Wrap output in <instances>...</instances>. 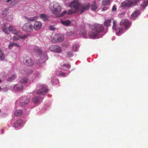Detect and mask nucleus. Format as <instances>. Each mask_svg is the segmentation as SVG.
<instances>
[{"mask_svg": "<svg viewBox=\"0 0 148 148\" xmlns=\"http://www.w3.org/2000/svg\"><path fill=\"white\" fill-rule=\"evenodd\" d=\"M90 5V4L88 3L81 5L78 0H75L72 1L69 5L70 7L73 8L74 9L69 10L68 12L67 10H65L62 14L59 13V15H57L56 16L62 17L66 13L68 14L79 13L82 14L84 11L88 10Z\"/></svg>", "mask_w": 148, "mask_h": 148, "instance_id": "nucleus-1", "label": "nucleus"}, {"mask_svg": "<svg viewBox=\"0 0 148 148\" xmlns=\"http://www.w3.org/2000/svg\"><path fill=\"white\" fill-rule=\"evenodd\" d=\"M49 8L53 13L56 16L59 15L61 11V8L59 4L56 2H53L51 3Z\"/></svg>", "mask_w": 148, "mask_h": 148, "instance_id": "nucleus-2", "label": "nucleus"}, {"mask_svg": "<svg viewBox=\"0 0 148 148\" xmlns=\"http://www.w3.org/2000/svg\"><path fill=\"white\" fill-rule=\"evenodd\" d=\"M140 0H127L121 3V6L122 7H129L136 5L140 1Z\"/></svg>", "mask_w": 148, "mask_h": 148, "instance_id": "nucleus-3", "label": "nucleus"}, {"mask_svg": "<svg viewBox=\"0 0 148 148\" xmlns=\"http://www.w3.org/2000/svg\"><path fill=\"white\" fill-rule=\"evenodd\" d=\"M93 31L96 32L98 34L99 33L103 32L104 30V27L103 25L99 24H95L92 28Z\"/></svg>", "mask_w": 148, "mask_h": 148, "instance_id": "nucleus-4", "label": "nucleus"}, {"mask_svg": "<svg viewBox=\"0 0 148 148\" xmlns=\"http://www.w3.org/2000/svg\"><path fill=\"white\" fill-rule=\"evenodd\" d=\"M64 38L62 34H56L54 36L52 39V42H61L64 40Z\"/></svg>", "mask_w": 148, "mask_h": 148, "instance_id": "nucleus-5", "label": "nucleus"}, {"mask_svg": "<svg viewBox=\"0 0 148 148\" xmlns=\"http://www.w3.org/2000/svg\"><path fill=\"white\" fill-rule=\"evenodd\" d=\"M49 49L52 52L58 53H61L62 51L61 47L57 45H52L49 47Z\"/></svg>", "mask_w": 148, "mask_h": 148, "instance_id": "nucleus-6", "label": "nucleus"}, {"mask_svg": "<svg viewBox=\"0 0 148 148\" xmlns=\"http://www.w3.org/2000/svg\"><path fill=\"white\" fill-rule=\"evenodd\" d=\"M48 90L46 86L44 85L40 86V89L38 91L37 93L38 94L44 95L47 93Z\"/></svg>", "mask_w": 148, "mask_h": 148, "instance_id": "nucleus-7", "label": "nucleus"}, {"mask_svg": "<svg viewBox=\"0 0 148 148\" xmlns=\"http://www.w3.org/2000/svg\"><path fill=\"white\" fill-rule=\"evenodd\" d=\"M23 62L25 65L29 66H32L34 64V62L33 60L30 57L28 56L24 58Z\"/></svg>", "mask_w": 148, "mask_h": 148, "instance_id": "nucleus-8", "label": "nucleus"}, {"mask_svg": "<svg viewBox=\"0 0 148 148\" xmlns=\"http://www.w3.org/2000/svg\"><path fill=\"white\" fill-rule=\"evenodd\" d=\"M23 29L27 32H31L33 29V26L28 23L25 24L23 26Z\"/></svg>", "mask_w": 148, "mask_h": 148, "instance_id": "nucleus-9", "label": "nucleus"}, {"mask_svg": "<svg viewBox=\"0 0 148 148\" xmlns=\"http://www.w3.org/2000/svg\"><path fill=\"white\" fill-rule=\"evenodd\" d=\"M20 103L21 105L22 106H25L28 104L29 101L25 97H22L19 99Z\"/></svg>", "mask_w": 148, "mask_h": 148, "instance_id": "nucleus-10", "label": "nucleus"}, {"mask_svg": "<svg viewBox=\"0 0 148 148\" xmlns=\"http://www.w3.org/2000/svg\"><path fill=\"white\" fill-rule=\"evenodd\" d=\"M120 25L121 26H124L127 29L130 27V23L128 20L124 19L121 22Z\"/></svg>", "mask_w": 148, "mask_h": 148, "instance_id": "nucleus-11", "label": "nucleus"}, {"mask_svg": "<svg viewBox=\"0 0 148 148\" xmlns=\"http://www.w3.org/2000/svg\"><path fill=\"white\" fill-rule=\"evenodd\" d=\"M8 30L10 32L18 36H19L21 34V32L16 30L15 28L12 26H10L8 27Z\"/></svg>", "mask_w": 148, "mask_h": 148, "instance_id": "nucleus-12", "label": "nucleus"}, {"mask_svg": "<svg viewBox=\"0 0 148 148\" xmlns=\"http://www.w3.org/2000/svg\"><path fill=\"white\" fill-rule=\"evenodd\" d=\"M71 66L68 63H65L63 65H61L59 67L60 69L63 70H67L69 69Z\"/></svg>", "mask_w": 148, "mask_h": 148, "instance_id": "nucleus-13", "label": "nucleus"}, {"mask_svg": "<svg viewBox=\"0 0 148 148\" xmlns=\"http://www.w3.org/2000/svg\"><path fill=\"white\" fill-rule=\"evenodd\" d=\"M23 88V86L21 83L16 84L14 87V88L16 91H20L22 90Z\"/></svg>", "mask_w": 148, "mask_h": 148, "instance_id": "nucleus-14", "label": "nucleus"}, {"mask_svg": "<svg viewBox=\"0 0 148 148\" xmlns=\"http://www.w3.org/2000/svg\"><path fill=\"white\" fill-rule=\"evenodd\" d=\"M34 26L35 30H38L41 27L42 24L39 21H36L35 22Z\"/></svg>", "mask_w": 148, "mask_h": 148, "instance_id": "nucleus-15", "label": "nucleus"}, {"mask_svg": "<svg viewBox=\"0 0 148 148\" xmlns=\"http://www.w3.org/2000/svg\"><path fill=\"white\" fill-rule=\"evenodd\" d=\"M98 34L96 32H94L92 30V31H91L89 33V36L92 38H95L98 36Z\"/></svg>", "mask_w": 148, "mask_h": 148, "instance_id": "nucleus-16", "label": "nucleus"}, {"mask_svg": "<svg viewBox=\"0 0 148 148\" xmlns=\"http://www.w3.org/2000/svg\"><path fill=\"white\" fill-rule=\"evenodd\" d=\"M139 10H136L134 11L132 14L131 17L132 19H134L139 14Z\"/></svg>", "mask_w": 148, "mask_h": 148, "instance_id": "nucleus-17", "label": "nucleus"}, {"mask_svg": "<svg viewBox=\"0 0 148 148\" xmlns=\"http://www.w3.org/2000/svg\"><path fill=\"white\" fill-rule=\"evenodd\" d=\"M22 123V121L21 120H19L16 121L14 123V127H15L21 126Z\"/></svg>", "mask_w": 148, "mask_h": 148, "instance_id": "nucleus-18", "label": "nucleus"}, {"mask_svg": "<svg viewBox=\"0 0 148 148\" xmlns=\"http://www.w3.org/2000/svg\"><path fill=\"white\" fill-rule=\"evenodd\" d=\"M123 28L122 27H120L116 30V34L117 35L119 36L123 33Z\"/></svg>", "mask_w": 148, "mask_h": 148, "instance_id": "nucleus-19", "label": "nucleus"}, {"mask_svg": "<svg viewBox=\"0 0 148 148\" xmlns=\"http://www.w3.org/2000/svg\"><path fill=\"white\" fill-rule=\"evenodd\" d=\"M23 111L21 110H16L14 112V115L15 116H19L22 115Z\"/></svg>", "mask_w": 148, "mask_h": 148, "instance_id": "nucleus-20", "label": "nucleus"}, {"mask_svg": "<svg viewBox=\"0 0 148 148\" xmlns=\"http://www.w3.org/2000/svg\"><path fill=\"white\" fill-rule=\"evenodd\" d=\"M148 5V0H145L143 3L141 4V7L144 9Z\"/></svg>", "mask_w": 148, "mask_h": 148, "instance_id": "nucleus-21", "label": "nucleus"}, {"mask_svg": "<svg viewBox=\"0 0 148 148\" xmlns=\"http://www.w3.org/2000/svg\"><path fill=\"white\" fill-rule=\"evenodd\" d=\"M111 22V19H108L105 21L104 23V25L106 26H108L110 25Z\"/></svg>", "mask_w": 148, "mask_h": 148, "instance_id": "nucleus-22", "label": "nucleus"}, {"mask_svg": "<svg viewBox=\"0 0 148 148\" xmlns=\"http://www.w3.org/2000/svg\"><path fill=\"white\" fill-rule=\"evenodd\" d=\"M61 23L64 25L68 26L71 24V22L70 20H67L66 21H62Z\"/></svg>", "mask_w": 148, "mask_h": 148, "instance_id": "nucleus-23", "label": "nucleus"}, {"mask_svg": "<svg viewBox=\"0 0 148 148\" xmlns=\"http://www.w3.org/2000/svg\"><path fill=\"white\" fill-rule=\"evenodd\" d=\"M5 58V55L3 52L0 48V60H3Z\"/></svg>", "mask_w": 148, "mask_h": 148, "instance_id": "nucleus-24", "label": "nucleus"}, {"mask_svg": "<svg viewBox=\"0 0 148 148\" xmlns=\"http://www.w3.org/2000/svg\"><path fill=\"white\" fill-rule=\"evenodd\" d=\"M25 18L28 21H35L36 20L37 18V17L36 16L31 17L29 18H27V17L25 16Z\"/></svg>", "mask_w": 148, "mask_h": 148, "instance_id": "nucleus-25", "label": "nucleus"}, {"mask_svg": "<svg viewBox=\"0 0 148 148\" xmlns=\"http://www.w3.org/2000/svg\"><path fill=\"white\" fill-rule=\"evenodd\" d=\"M97 8L96 1H93V4L92 5L91 9L93 11H95L97 10Z\"/></svg>", "mask_w": 148, "mask_h": 148, "instance_id": "nucleus-26", "label": "nucleus"}, {"mask_svg": "<svg viewBox=\"0 0 148 148\" xmlns=\"http://www.w3.org/2000/svg\"><path fill=\"white\" fill-rule=\"evenodd\" d=\"M40 99V97H35L33 98V101L34 103L36 104L39 102Z\"/></svg>", "mask_w": 148, "mask_h": 148, "instance_id": "nucleus-27", "label": "nucleus"}, {"mask_svg": "<svg viewBox=\"0 0 148 148\" xmlns=\"http://www.w3.org/2000/svg\"><path fill=\"white\" fill-rule=\"evenodd\" d=\"M40 17L41 19H43L44 21L48 20V18L45 14H41L40 15Z\"/></svg>", "mask_w": 148, "mask_h": 148, "instance_id": "nucleus-28", "label": "nucleus"}, {"mask_svg": "<svg viewBox=\"0 0 148 148\" xmlns=\"http://www.w3.org/2000/svg\"><path fill=\"white\" fill-rule=\"evenodd\" d=\"M19 36V37L21 39H25L27 38L30 36V34H27L24 35H23L21 36Z\"/></svg>", "mask_w": 148, "mask_h": 148, "instance_id": "nucleus-29", "label": "nucleus"}, {"mask_svg": "<svg viewBox=\"0 0 148 148\" xmlns=\"http://www.w3.org/2000/svg\"><path fill=\"white\" fill-rule=\"evenodd\" d=\"M20 82L21 83L26 84L27 82V79L25 77L22 78L20 80Z\"/></svg>", "mask_w": 148, "mask_h": 148, "instance_id": "nucleus-30", "label": "nucleus"}, {"mask_svg": "<svg viewBox=\"0 0 148 148\" xmlns=\"http://www.w3.org/2000/svg\"><path fill=\"white\" fill-rule=\"evenodd\" d=\"M56 74L59 76H65V74L63 72L61 71H57L56 72Z\"/></svg>", "mask_w": 148, "mask_h": 148, "instance_id": "nucleus-31", "label": "nucleus"}, {"mask_svg": "<svg viewBox=\"0 0 148 148\" xmlns=\"http://www.w3.org/2000/svg\"><path fill=\"white\" fill-rule=\"evenodd\" d=\"M6 25L5 24H4L2 27V29L3 31L5 33L7 34H8V32L7 30V28L5 27Z\"/></svg>", "mask_w": 148, "mask_h": 148, "instance_id": "nucleus-32", "label": "nucleus"}, {"mask_svg": "<svg viewBox=\"0 0 148 148\" xmlns=\"http://www.w3.org/2000/svg\"><path fill=\"white\" fill-rule=\"evenodd\" d=\"M110 1V0H103L102 2V3L103 5H106L109 4Z\"/></svg>", "mask_w": 148, "mask_h": 148, "instance_id": "nucleus-33", "label": "nucleus"}, {"mask_svg": "<svg viewBox=\"0 0 148 148\" xmlns=\"http://www.w3.org/2000/svg\"><path fill=\"white\" fill-rule=\"evenodd\" d=\"M15 78V76L14 75H12L8 78V80L10 82H11Z\"/></svg>", "mask_w": 148, "mask_h": 148, "instance_id": "nucleus-34", "label": "nucleus"}, {"mask_svg": "<svg viewBox=\"0 0 148 148\" xmlns=\"http://www.w3.org/2000/svg\"><path fill=\"white\" fill-rule=\"evenodd\" d=\"M116 21L114 20L113 21V25L112 27L113 29L115 31L117 29Z\"/></svg>", "mask_w": 148, "mask_h": 148, "instance_id": "nucleus-35", "label": "nucleus"}, {"mask_svg": "<svg viewBox=\"0 0 148 148\" xmlns=\"http://www.w3.org/2000/svg\"><path fill=\"white\" fill-rule=\"evenodd\" d=\"M37 52L39 54V55H42L43 53L42 51L38 47H37L36 50Z\"/></svg>", "mask_w": 148, "mask_h": 148, "instance_id": "nucleus-36", "label": "nucleus"}, {"mask_svg": "<svg viewBox=\"0 0 148 148\" xmlns=\"http://www.w3.org/2000/svg\"><path fill=\"white\" fill-rule=\"evenodd\" d=\"M14 43L10 42L8 45V47L9 49H11L14 46Z\"/></svg>", "mask_w": 148, "mask_h": 148, "instance_id": "nucleus-37", "label": "nucleus"}, {"mask_svg": "<svg viewBox=\"0 0 148 148\" xmlns=\"http://www.w3.org/2000/svg\"><path fill=\"white\" fill-rule=\"evenodd\" d=\"M79 47V45L77 44L73 46V50L74 51H76L77 49Z\"/></svg>", "mask_w": 148, "mask_h": 148, "instance_id": "nucleus-38", "label": "nucleus"}, {"mask_svg": "<svg viewBox=\"0 0 148 148\" xmlns=\"http://www.w3.org/2000/svg\"><path fill=\"white\" fill-rule=\"evenodd\" d=\"M67 55L68 57H70L73 56V53L72 52H68L67 53Z\"/></svg>", "mask_w": 148, "mask_h": 148, "instance_id": "nucleus-39", "label": "nucleus"}, {"mask_svg": "<svg viewBox=\"0 0 148 148\" xmlns=\"http://www.w3.org/2000/svg\"><path fill=\"white\" fill-rule=\"evenodd\" d=\"M116 10V8L115 6L114 5L112 9V11L115 12Z\"/></svg>", "mask_w": 148, "mask_h": 148, "instance_id": "nucleus-40", "label": "nucleus"}, {"mask_svg": "<svg viewBox=\"0 0 148 148\" xmlns=\"http://www.w3.org/2000/svg\"><path fill=\"white\" fill-rule=\"evenodd\" d=\"M50 30H54L55 29V28L53 26H51L50 27Z\"/></svg>", "mask_w": 148, "mask_h": 148, "instance_id": "nucleus-41", "label": "nucleus"}, {"mask_svg": "<svg viewBox=\"0 0 148 148\" xmlns=\"http://www.w3.org/2000/svg\"><path fill=\"white\" fill-rule=\"evenodd\" d=\"M107 9H108V8L107 7H103V8L102 9V10L103 11H104L107 10Z\"/></svg>", "mask_w": 148, "mask_h": 148, "instance_id": "nucleus-42", "label": "nucleus"}, {"mask_svg": "<svg viewBox=\"0 0 148 148\" xmlns=\"http://www.w3.org/2000/svg\"><path fill=\"white\" fill-rule=\"evenodd\" d=\"M18 39H19L17 38L16 36H14L13 39L14 40H18Z\"/></svg>", "mask_w": 148, "mask_h": 148, "instance_id": "nucleus-43", "label": "nucleus"}, {"mask_svg": "<svg viewBox=\"0 0 148 148\" xmlns=\"http://www.w3.org/2000/svg\"><path fill=\"white\" fill-rule=\"evenodd\" d=\"M14 46H16V47H20V46L19 45H18L17 44V43H14Z\"/></svg>", "mask_w": 148, "mask_h": 148, "instance_id": "nucleus-44", "label": "nucleus"}, {"mask_svg": "<svg viewBox=\"0 0 148 148\" xmlns=\"http://www.w3.org/2000/svg\"><path fill=\"white\" fill-rule=\"evenodd\" d=\"M4 91H6L8 90V89L6 88H4L3 89Z\"/></svg>", "mask_w": 148, "mask_h": 148, "instance_id": "nucleus-45", "label": "nucleus"}, {"mask_svg": "<svg viewBox=\"0 0 148 148\" xmlns=\"http://www.w3.org/2000/svg\"><path fill=\"white\" fill-rule=\"evenodd\" d=\"M7 11L5 9L3 10V12H6Z\"/></svg>", "mask_w": 148, "mask_h": 148, "instance_id": "nucleus-46", "label": "nucleus"}, {"mask_svg": "<svg viewBox=\"0 0 148 148\" xmlns=\"http://www.w3.org/2000/svg\"><path fill=\"white\" fill-rule=\"evenodd\" d=\"M12 0H6V2H9V1H12Z\"/></svg>", "mask_w": 148, "mask_h": 148, "instance_id": "nucleus-47", "label": "nucleus"}, {"mask_svg": "<svg viewBox=\"0 0 148 148\" xmlns=\"http://www.w3.org/2000/svg\"><path fill=\"white\" fill-rule=\"evenodd\" d=\"M1 82V80L0 79V83Z\"/></svg>", "mask_w": 148, "mask_h": 148, "instance_id": "nucleus-48", "label": "nucleus"}, {"mask_svg": "<svg viewBox=\"0 0 148 148\" xmlns=\"http://www.w3.org/2000/svg\"><path fill=\"white\" fill-rule=\"evenodd\" d=\"M1 112V110L0 109V113Z\"/></svg>", "mask_w": 148, "mask_h": 148, "instance_id": "nucleus-49", "label": "nucleus"}]
</instances>
